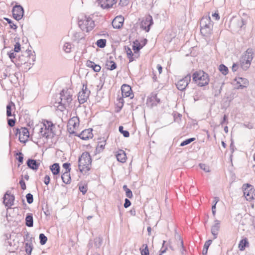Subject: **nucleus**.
<instances>
[{
    "label": "nucleus",
    "mask_w": 255,
    "mask_h": 255,
    "mask_svg": "<svg viewBox=\"0 0 255 255\" xmlns=\"http://www.w3.org/2000/svg\"><path fill=\"white\" fill-rule=\"evenodd\" d=\"M59 99L60 101L57 103L58 110L63 112L66 109L67 107H69L72 101V95L70 91L67 89H63L60 93ZM57 104V102H55Z\"/></svg>",
    "instance_id": "1"
},
{
    "label": "nucleus",
    "mask_w": 255,
    "mask_h": 255,
    "mask_svg": "<svg viewBox=\"0 0 255 255\" xmlns=\"http://www.w3.org/2000/svg\"><path fill=\"white\" fill-rule=\"evenodd\" d=\"M92 159L90 153L85 151L78 159V167L82 173H86L91 169Z\"/></svg>",
    "instance_id": "2"
},
{
    "label": "nucleus",
    "mask_w": 255,
    "mask_h": 255,
    "mask_svg": "<svg viewBox=\"0 0 255 255\" xmlns=\"http://www.w3.org/2000/svg\"><path fill=\"white\" fill-rule=\"evenodd\" d=\"M213 23L209 15L203 16L200 21V32L203 36H209L213 30Z\"/></svg>",
    "instance_id": "3"
},
{
    "label": "nucleus",
    "mask_w": 255,
    "mask_h": 255,
    "mask_svg": "<svg viewBox=\"0 0 255 255\" xmlns=\"http://www.w3.org/2000/svg\"><path fill=\"white\" fill-rule=\"evenodd\" d=\"M193 81L200 87L205 86L209 84L208 74L203 71H196L192 75Z\"/></svg>",
    "instance_id": "4"
},
{
    "label": "nucleus",
    "mask_w": 255,
    "mask_h": 255,
    "mask_svg": "<svg viewBox=\"0 0 255 255\" xmlns=\"http://www.w3.org/2000/svg\"><path fill=\"white\" fill-rule=\"evenodd\" d=\"M78 25L83 31L88 32L95 27V22L90 16L84 15L81 18H79Z\"/></svg>",
    "instance_id": "5"
},
{
    "label": "nucleus",
    "mask_w": 255,
    "mask_h": 255,
    "mask_svg": "<svg viewBox=\"0 0 255 255\" xmlns=\"http://www.w3.org/2000/svg\"><path fill=\"white\" fill-rule=\"evenodd\" d=\"M31 56L32 57V64H34V62L35 61V55H33L31 50L29 49L22 52V54L18 56V58H17V64L22 65L27 62L31 64L30 61H29Z\"/></svg>",
    "instance_id": "6"
},
{
    "label": "nucleus",
    "mask_w": 255,
    "mask_h": 255,
    "mask_svg": "<svg viewBox=\"0 0 255 255\" xmlns=\"http://www.w3.org/2000/svg\"><path fill=\"white\" fill-rule=\"evenodd\" d=\"M48 126L43 124V127L40 128L39 131V136L45 137L46 138H52L54 136V133L52 131V127L54 126L53 123L51 122H47Z\"/></svg>",
    "instance_id": "7"
},
{
    "label": "nucleus",
    "mask_w": 255,
    "mask_h": 255,
    "mask_svg": "<svg viewBox=\"0 0 255 255\" xmlns=\"http://www.w3.org/2000/svg\"><path fill=\"white\" fill-rule=\"evenodd\" d=\"M191 76L190 74H187L182 79L179 80L176 83V86L178 90L184 91L191 81Z\"/></svg>",
    "instance_id": "8"
},
{
    "label": "nucleus",
    "mask_w": 255,
    "mask_h": 255,
    "mask_svg": "<svg viewBox=\"0 0 255 255\" xmlns=\"http://www.w3.org/2000/svg\"><path fill=\"white\" fill-rule=\"evenodd\" d=\"M244 194L247 200L254 199L255 190L253 186L249 184H244L243 186Z\"/></svg>",
    "instance_id": "9"
},
{
    "label": "nucleus",
    "mask_w": 255,
    "mask_h": 255,
    "mask_svg": "<svg viewBox=\"0 0 255 255\" xmlns=\"http://www.w3.org/2000/svg\"><path fill=\"white\" fill-rule=\"evenodd\" d=\"M90 91L87 90V85H83L82 91L79 92L78 96V99L80 104L85 103L88 99Z\"/></svg>",
    "instance_id": "10"
},
{
    "label": "nucleus",
    "mask_w": 255,
    "mask_h": 255,
    "mask_svg": "<svg viewBox=\"0 0 255 255\" xmlns=\"http://www.w3.org/2000/svg\"><path fill=\"white\" fill-rule=\"evenodd\" d=\"M79 120L77 117H74L71 118L67 125V130L70 134H74L76 136L77 133L74 131L75 128L77 127V124L79 123Z\"/></svg>",
    "instance_id": "11"
},
{
    "label": "nucleus",
    "mask_w": 255,
    "mask_h": 255,
    "mask_svg": "<svg viewBox=\"0 0 255 255\" xmlns=\"http://www.w3.org/2000/svg\"><path fill=\"white\" fill-rule=\"evenodd\" d=\"M12 16L16 20H20L24 15V9L20 5H14L12 10Z\"/></svg>",
    "instance_id": "12"
},
{
    "label": "nucleus",
    "mask_w": 255,
    "mask_h": 255,
    "mask_svg": "<svg viewBox=\"0 0 255 255\" xmlns=\"http://www.w3.org/2000/svg\"><path fill=\"white\" fill-rule=\"evenodd\" d=\"M153 24V20L151 15L148 14L145 17V18L141 21V27L148 32L150 30V27Z\"/></svg>",
    "instance_id": "13"
},
{
    "label": "nucleus",
    "mask_w": 255,
    "mask_h": 255,
    "mask_svg": "<svg viewBox=\"0 0 255 255\" xmlns=\"http://www.w3.org/2000/svg\"><path fill=\"white\" fill-rule=\"evenodd\" d=\"M14 199V196L7 191L3 197V203L6 207L10 208L13 205Z\"/></svg>",
    "instance_id": "14"
},
{
    "label": "nucleus",
    "mask_w": 255,
    "mask_h": 255,
    "mask_svg": "<svg viewBox=\"0 0 255 255\" xmlns=\"http://www.w3.org/2000/svg\"><path fill=\"white\" fill-rule=\"evenodd\" d=\"M122 94L123 97H130V99L133 98V94L131 90V88L128 85L124 84L121 87Z\"/></svg>",
    "instance_id": "15"
},
{
    "label": "nucleus",
    "mask_w": 255,
    "mask_h": 255,
    "mask_svg": "<svg viewBox=\"0 0 255 255\" xmlns=\"http://www.w3.org/2000/svg\"><path fill=\"white\" fill-rule=\"evenodd\" d=\"M92 131L93 129L92 128L86 129L83 130L80 133L77 134L76 136L83 140H88L93 137Z\"/></svg>",
    "instance_id": "16"
},
{
    "label": "nucleus",
    "mask_w": 255,
    "mask_h": 255,
    "mask_svg": "<svg viewBox=\"0 0 255 255\" xmlns=\"http://www.w3.org/2000/svg\"><path fill=\"white\" fill-rule=\"evenodd\" d=\"M124 18L122 16H116L112 21V26L115 29L121 28L123 25Z\"/></svg>",
    "instance_id": "17"
},
{
    "label": "nucleus",
    "mask_w": 255,
    "mask_h": 255,
    "mask_svg": "<svg viewBox=\"0 0 255 255\" xmlns=\"http://www.w3.org/2000/svg\"><path fill=\"white\" fill-rule=\"evenodd\" d=\"M235 81H237V84L239 85L237 88L238 89H243L244 88L247 87L249 85V81L246 78L242 77L236 78Z\"/></svg>",
    "instance_id": "18"
},
{
    "label": "nucleus",
    "mask_w": 255,
    "mask_h": 255,
    "mask_svg": "<svg viewBox=\"0 0 255 255\" xmlns=\"http://www.w3.org/2000/svg\"><path fill=\"white\" fill-rule=\"evenodd\" d=\"M26 164L29 168L33 170H37L40 165V162L39 160L29 158L26 161Z\"/></svg>",
    "instance_id": "19"
},
{
    "label": "nucleus",
    "mask_w": 255,
    "mask_h": 255,
    "mask_svg": "<svg viewBox=\"0 0 255 255\" xmlns=\"http://www.w3.org/2000/svg\"><path fill=\"white\" fill-rule=\"evenodd\" d=\"M215 224L211 227V233L214 237V239H215L217 238L220 227V223L219 220H215Z\"/></svg>",
    "instance_id": "20"
},
{
    "label": "nucleus",
    "mask_w": 255,
    "mask_h": 255,
    "mask_svg": "<svg viewBox=\"0 0 255 255\" xmlns=\"http://www.w3.org/2000/svg\"><path fill=\"white\" fill-rule=\"evenodd\" d=\"M86 65L96 72H99L101 69V67L99 65L96 64L94 62L90 60L87 61Z\"/></svg>",
    "instance_id": "21"
},
{
    "label": "nucleus",
    "mask_w": 255,
    "mask_h": 255,
    "mask_svg": "<svg viewBox=\"0 0 255 255\" xmlns=\"http://www.w3.org/2000/svg\"><path fill=\"white\" fill-rule=\"evenodd\" d=\"M116 157L118 161L124 163L126 161L127 156L125 151L123 150H120L116 154Z\"/></svg>",
    "instance_id": "22"
},
{
    "label": "nucleus",
    "mask_w": 255,
    "mask_h": 255,
    "mask_svg": "<svg viewBox=\"0 0 255 255\" xmlns=\"http://www.w3.org/2000/svg\"><path fill=\"white\" fill-rule=\"evenodd\" d=\"M25 225L28 227L33 226V218L32 213H27L25 217Z\"/></svg>",
    "instance_id": "23"
},
{
    "label": "nucleus",
    "mask_w": 255,
    "mask_h": 255,
    "mask_svg": "<svg viewBox=\"0 0 255 255\" xmlns=\"http://www.w3.org/2000/svg\"><path fill=\"white\" fill-rule=\"evenodd\" d=\"M50 169L54 175H56L59 174L60 167L59 164L55 163L50 166Z\"/></svg>",
    "instance_id": "24"
},
{
    "label": "nucleus",
    "mask_w": 255,
    "mask_h": 255,
    "mask_svg": "<svg viewBox=\"0 0 255 255\" xmlns=\"http://www.w3.org/2000/svg\"><path fill=\"white\" fill-rule=\"evenodd\" d=\"M249 243L248 239L245 238L240 241L239 244V248L240 251H243L245 250L246 247H249Z\"/></svg>",
    "instance_id": "25"
},
{
    "label": "nucleus",
    "mask_w": 255,
    "mask_h": 255,
    "mask_svg": "<svg viewBox=\"0 0 255 255\" xmlns=\"http://www.w3.org/2000/svg\"><path fill=\"white\" fill-rule=\"evenodd\" d=\"M106 66L108 70L112 71L117 68V65L113 60H107L106 62Z\"/></svg>",
    "instance_id": "26"
},
{
    "label": "nucleus",
    "mask_w": 255,
    "mask_h": 255,
    "mask_svg": "<svg viewBox=\"0 0 255 255\" xmlns=\"http://www.w3.org/2000/svg\"><path fill=\"white\" fill-rule=\"evenodd\" d=\"M252 61L245 58L241 62V66L243 70H247L250 67Z\"/></svg>",
    "instance_id": "27"
},
{
    "label": "nucleus",
    "mask_w": 255,
    "mask_h": 255,
    "mask_svg": "<svg viewBox=\"0 0 255 255\" xmlns=\"http://www.w3.org/2000/svg\"><path fill=\"white\" fill-rule=\"evenodd\" d=\"M61 179L62 180V181L66 184H70L71 182V176L70 172H64L62 175H61Z\"/></svg>",
    "instance_id": "28"
},
{
    "label": "nucleus",
    "mask_w": 255,
    "mask_h": 255,
    "mask_svg": "<svg viewBox=\"0 0 255 255\" xmlns=\"http://www.w3.org/2000/svg\"><path fill=\"white\" fill-rule=\"evenodd\" d=\"M105 2H106V5H104V4L101 3V2L99 3H101V7L104 9H108L113 6V5L116 3L117 0H105Z\"/></svg>",
    "instance_id": "29"
},
{
    "label": "nucleus",
    "mask_w": 255,
    "mask_h": 255,
    "mask_svg": "<svg viewBox=\"0 0 255 255\" xmlns=\"http://www.w3.org/2000/svg\"><path fill=\"white\" fill-rule=\"evenodd\" d=\"M15 107L14 104L12 102H10L6 106V116L8 117L13 116L15 117V114L12 115V107Z\"/></svg>",
    "instance_id": "30"
},
{
    "label": "nucleus",
    "mask_w": 255,
    "mask_h": 255,
    "mask_svg": "<svg viewBox=\"0 0 255 255\" xmlns=\"http://www.w3.org/2000/svg\"><path fill=\"white\" fill-rule=\"evenodd\" d=\"M253 54V49L251 48H249L245 52V58L247 59H250V60L252 61L254 57Z\"/></svg>",
    "instance_id": "31"
},
{
    "label": "nucleus",
    "mask_w": 255,
    "mask_h": 255,
    "mask_svg": "<svg viewBox=\"0 0 255 255\" xmlns=\"http://www.w3.org/2000/svg\"><path fill=\"white\" fill-rule=\"evenodd\" d=\"M125 48L127 52V57L129 59V62H131L134 61V58L133 57V54L131 49L128 46H125Z\"/></svg>",
    "instance_id": "32"
},
{
    "label": "nucleus",
    "mask_w": 255,
    "mask_h": 255,
    "mask_svg": "<svg viewBox=\"0 0 255 255\" xmlns=\"http://www.w3.org/2000/svg\"><path fill=\"white\" fill-rule=\"evenodd\" d=\"M212 240H208L205 243L203 249L202 251V254L203 255H206L207 254L208 248L210 245L212 244Z\"/></svg>",
    "instance_id": "33"
},
{
    "label": "nucleus",
    "mask_w": 255,
    "mask_h": 255,
    "mask_svg": "<svg viewBox=\"0 0 255 255\" xmlns=\"http://www.w3.org/2000/svg\"><path fill=\"white\" fill-rule=\"evenodd\" d=\"M33 248L32 243H25V251L28 255H31Z\"/></svg>",
    "instance_id": "34"
},
{
    "label": "nucleus",
    "mask_w": 255,
    "mask_h": 255,
    "mask_svg": "<svg viewBox=\"0 0 255 255\" xmlns=\"http://www.w3.org/2000/svg\"><path fill=\"white\" fill-rule=\"evenodd\" d=\"M123 188L124 191L126 192V196L128 198H132L133 197L132 192L130 189L128 188L127 185H124Z\"/></svg>",
    "instance_id": "35"
},
{
    "label": "nucleus",
    "mask_w": 255,
    "mask_h": 255,
    "mask_svg": "<svg viewBox=\"0 0 255 255\" xmlns=\"http://www.w3.org/2000/svg\"><path fill=\"white\" fill-rule=\"evenodd\" d=\"M16 160L19 163L18 166L23 162V154L21 152H18L14 154Z\"/></svg>",
    "instance_id": "36"
},
{
    "label": "nucleus",
    "mask_w": 255,
    "mask_h": 255,
    "mask_svg": "<svg viewBox=\"0 0 255 255\" xmlns=\"http://www.w3.org/2000/svg\"><path fill=\"white\" fill-rule=\"evenodd\" d=\"M219 70L224 75L228 74L229 72L228 68L223 64L220 65Z\"/></svg>",
    "instance_id": "37"
},
{
    "label": "nucleus",
    "mask_w": 255,
    "mask_h": 255,
    "mask_svg": "<svg viewBox=\"0 0 255 255\" xmlns=\"http://www.w3.org/2000/svg\"><path fill=\"white\" fill-rule=\"evenodd\" d=\"M107 40L106 39H98L96 44L97 46L101 48H104L106 45Z\"/></svg>",
    "instance_id": "38"
},
{
    "label": "nucleus",
    "mask_w": 255,
    "mask_h": 255,
    "mask_svg": "<svg viewBox=\"0 0 255 255\" xmlns=\"http://www.w3.org/2000/svg\"><path fill=\"white\" fill-rule=\"evenodd\" d=\"M106 140H103L102 141H99L98 145L96 147V151L98 152H101L103 151V150L105 148V146L106 145Z\"/></svg>",
    "instance_id": "39"
},
{
    "label": "nucleus",
    "mask_w": 255,
    "mask_h": 255,
    "mask_svg": "<svg viewBox=\"0 0 255 255\" xmlns=\"http://www.w3.org/2000/svg\"><path fill=\"white\" fill-rule=\"evenodd\" d=\"M142 249H140L141 255H149V250L147 244L142 245Z\"/></svg>",
    "instance_id": "40"
},
{
    "label": "nucleus",
    "mask_w": 255,
    "mask_h": 255,
    "mask_svg": "<svg viewBox=\"0 0 255 255\" xmlns=\"http://www.w3.org/2000/svg\"><path fill=\"white\" fill-rule=\"evenodd\" d=\"M72 48V44L70 42H65L63 45V49L67 53L71 52Z\"/></svg>",
    "instance_id": "41"
},
{
    "label": "nucleus",
    "mask_w": 255,
    "mask_h": 255,
    "mask_svg": "<svg viewBox=\"0 0 255 255\" xmlns=\"http://www.w3.org/2000/svg\"><path fill=\"white\" fill-rule=\"evenodd\" d=\"M175 236L176 238L178 239L180 241V245H181V254L183 255L184 252L186 251L185 248L184 246L183 241L182 239L181 238L180 235L178 234L177 233L176 234Z\"/></svg>",
    "instance_id": "42"
},
{
    "label": "nucleus",
    "mask_w": 255,
    "mask_h": 255,
    "mask_svg": "<svg viewBox=\"0 0 255 255\" xmlns=\"http://www.w3.org/2000/svg\"><path fill=\"white\" fill-rule=\"evenodd\" d=\"M103 239L101 237H97L94 239V245L97 248H100L102 246Z\"/></svg>",
    "instance_id": "43"
},
{
    "label": "nucleus",
    "mask_w": 255,
    "mask_h": 255,
    "mask_svg": "<svg viewBox=\"0 0 255 255\" xmlns=\"http://www.w3.org/2000/svg\"><path fill=\"white\" fill-rule=\"evenodd\" d=\"M39 239L40 240V244L41 245H45L47 241V237L43 233H41L39 234Z\"/></svg>",
    "instance_id": "44"
},
{
    "label": "nucleus",
    "mask_w": 255,
    "mask_h": 255,
    "mask_svg": "<svg viewBox=\"0 0 255 255\" xmlns=\"http://www.w3.org/2000/svg\"><path fill=\"white\" fill-rule=\"evenodd\" d=\"M23 238L24 241L27 242L26 243H32V241L34 239L33 238L30 236L28 232L26 233V234L23 236Z\"/></svg>",
    "instance_id": "45"
},
{
    "label": "nucleus",
    "mask_w": 255,
    "mask_h": 255,
    "mask_svg": "<svg viewBox=\"0 0 255 255\" xmlns=\"http://www.w3.org/2000/svg\"><path fill=\"white\" fill-rule=\"evenodd\" d=\"M42 210L46 216H50L51 214V209L49 208L47 204H46L45 206L42 207Z\"/></svg>",
    "instance_id": "46"
},
{
    "label": "nucleus",
    "mask_w": 255,
    "mask_h": 255,
    "mask_svg": "<svg viewBox=\"0 0 255 255\" xmlns=\"http://www.w3.org/2000/svg\"><path fill=\"white\" fill-rule=\"evenodd\" d=\"M3 19L7 21V22L9 24V27L10 28L16 30L17 28V26L16 24H15L12 20H11L10 19L7 18V17H4Z\"/></svg>",
    "instance_id": "47"
},
{
    "label": "nucleus",
    "mask_w": 255,
    "mask_h": 255,
    "mask_svg": "<svg viewBox=\"0 0 255 255\" xmlns=\"http://www.w3.org/2000/svg\"><path fill=\"white\" fill-rule=\"evenodd\" d=\"M119 130L121 133L125 137H128L129 136V132L128 130H124V127L122 126L119 128Z\"/></svg>",
    "instance_id": "48"
},
{
    "label": "nucleus",
    "mask_w": 255,
    "mask_h": 255,
    "mask_svg": "<svg viewBox=\"0 0 255 255\" xmlns=\"http://www.w3.org/2000/svg\"><path fill=\"white\" fill-rule=\"evenodd\" d=\"M195 140V138L194 137H191L188 139H186L183 141L180 144V146H184L187 144H189V143H191L192 141H194Z\"/></svg>",
    "instance_id": "49"
},
{
    "label": "nucleus",
    "mask_w": 255,
    "mask_h": 255,
    "mask_svg": "<svg viewBox=\"0 0 255 255\" xmlns=\"http://www.w3.org/2000/svg\"><path fill=\"white\" fill-rule=\"evenodd\" d=\"M142 46H141L139 43H138L137 44H134L132 45V49L134 51V52L135 53H138L140 49L142 48Z\"/></svg>",
    "instance_id": "50"
},
{
    "label": "nucleus",
    "mask_w": 255,
    "mask_h": 255,
    "mask_svg": "<svg viewBox=\"0 0 255 255\" xmlns=\"http://www.w3.org/2000/svg\"><path fill=\"white\" fill-rule=\"evenodd\" d=\"M79 189L83 195L85 194L87 191V185L86 184L79 185Z\"/></svg>",
    "instance_id": "51"
},
{
    "label": "nucleus",
    "mask_w": 255,
    "mask_h": 255,
    "mask_svg": "<svg viewBox=\"0 0 255 255\" xmlns=\"http://www.w3.org/2000/svg\"><path fill=\"white\" fill-rule=\"evenodd\" d=\"M165 243L166 241H163L162 243V246L160 250V254L159 255H162L163 254L165 253L166 252L168 247L167 245H165Z\"/></svg>",
    "instance_id": "52"
},
{
    "label": "nucleus",
    "mask_w": 255,
    "mask_h": 255,
    "mask_svg": "<svg viewBox=\"0 0 255 255\" xmlns=\"http://www.w3.org/2000/svg\"><path fill=\"white\" fill-rule=\"evenodd\" d=\"M26 198L27 202L28 204H31L33 202V195L31 193H28L26 195Z\"/></svg>",
    "instance_id": "53"
},
{
    "label": "nucleus",
    "mask_w": 255,
    "mask_h": 255,
    "mask_svg": "<svg viewBox=\"0 0 255 255\" xmlns=\"http://www.w3.org/2000/svg\"><path fill=\"white\" fill-rule=\"evenodd\" d=\"M21 134L23 136H26L27 137H28L29 136L28 130L26 128H21Z\"/></svg>",
    "instance_id": "54"
},
{
    "label": "nucleus",
    "mask_w": 255,
    "mask_h": 255,
    "mask_svg": "<svg viewBox=\"0 0 255 255\" xmlns=\"http://www.w3.org/2000/svg\"><path fill=\"white\" fill-rule=\"evenodd\" d=\"M230 150L231 151V154L230 155L231 160H232V158L233 156V153L234 152L235 150L236 149L235 147V146L234 145V141L232 139L231 140V143L230 145Z\"/></svg>",
    "instance_id": "55"
},
{
    "label": "nucleus",
    "mask_w": 255,
    "mask_h": 255,
    "mask_svg": "<svg viewBox=\"0 0 255 255\" xmlns=\"http://www.w3.org/2000/svg\"><path fill=\"white\" fill-rule=\"evenodd\" d=\"M70 163L68 162H65L63 164V167L66 169L65 172H70L71 168H70Z\"/></svg>",
    "instance_id": "56"
},
{
    "label": "nucleus",
    "mask_w": 255,
    "mask_h": 255,
    "mask_svg": "<svg viewBox=\"0 0 255 255\" xmlns=\"http://www.w3.org/2000/svg\"><path fill=\"white\" fill-rule=\"evenodd\" d=\"M15 119H7L8 125L10 127H13L15 124Z\"/></svg>",
    "instance_id": "57"
},
{
    "label": "nucleus",
    "mask_w": 255,
    "mask_h": 255,
    "mask_svg": "<svg viewBox=\"0 0 255 255\" xmlns=\"http://www.w3.org/2000/svg\"><path fill=\"white\" fill-rule=\"evenodd\" d=\"M8 55L9 58L12 62L14 61V59H15L16 60H17V58H16V54L14 53V52H10L9 53H8Z\"/></svg>",
    "instance_id": "58"
},
{
    "label": "nucleus",
    "mask_w": 255,
    "mask_h": 255,
    "mask_svg": "<svg viewBox=\"0 0 255 255\" xmlns=\"http://www.w3.org/2000/svg\"><path fill=\"white\" fill-rule=\"evenodd\" d=\"M20 49H21V45H20V43L18 42H17L14 45V52H18L20 51Z\"/></svg>",
    "instance_id": "59"
},
{
    "label": "nucleus",
    "mask_w": 255,
    "mask_h": 255,
    "mask_svg": "<svg viewBox=\"0 0 255 255\" xmlns=\"http://www.w3.org/2000/svg\"><path fill=\"white\" fill-rule=\"evenodd\" d=\"M129 2V0H120L119 3L122 6L127 5Z\"/></svg>",
    "instance_id": "60"
},
{
    "label": "nucleus",
    "mask_w": 255,
    "mask_h": 255,
    "mask_svg": "<svg viewBox=\"0 0 255 255\" xmlns=\"http://www.w3.org/2000/svg\"><path fill=\"white\" fill-rule=\"evenodd\" d=\"M228 116L226 114H225L223 116V118L222 120V121L220 122V124L221 125H223L225 123L228 124Z\"/></svg>",
    "instance_id": "61"
},
{
    "label": "nucleus",
    "mask_w": 255,
    "mask_h": 255,
    "mask_svg": "<svg viewBox=\"0 0 255 255\" xmlns=\"http://www.w3.org/2000/svg\"><path fill=\"white\" fill-rule=\"evenodd\" d=\"M19 184L20 185L21 188L23 190H24L26 188V184L24 181L22 179L19 181Z\"/></svg>",
    "instance_id": "62"
},
{
    "label": "nucleus",
    "mask_w": 255,
    "mask_h": 255,
    "mask_svg": "<svg viewBox=\"0 0 255 255\" xmlns=\"http://www.w3.org/2000/svg\"><path fill=\"white\" fill-rule=\"evenodd\" d=\"M131 205L130 201L127 198L125 199L124 206L125 208L129 207Z\"/></svg>",
    "instance_id": "63"
},
{
    "label": "nucleus",
    "mask_w": 255,
    "mask_h": 255,
    "mask_svg": "<svg viewBox=\"0 0 255 255\" xmlns=\"http://www.w3.org/2000/svg\"><path fill=\"white\" fill-rule=\"evenodd\" d=\"M199 166L201 168V169H203L205 172H208L209 171V169H208V166H207L205 164L200 163L199 164Z\"/></svg>",
    "instance_id": "64"
}]
</instances>
